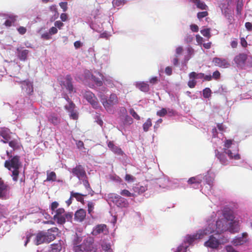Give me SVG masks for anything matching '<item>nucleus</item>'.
Returning a JSON list of instances; mask_svg holds the SVG:
<instances>
[{"label":"nucleus","instance_id":"1","mask_svg":"<svg viewBox=\"0 0 252 252\" xmlns=\"http://www.w3.org/2000/svg\"><path fill=\"white\" fill-rule=\"evenodd\" d=\"M4 166L8 170L12 171V179L14 181L17 182L19 174V169L22 166L20 157L10 156L8 160L5 161Z\"/></svg>","mask_w":252,"mask_h":252},{"label":"nucleus","instance_id":"2","mask_svg":"<svg viewBox=\"0 0 252 252\" xmlns=\"http://www.w3.org/2000/svg\"><path fill=\"white\" fill-rule=\"evenodd\" d=\"M214 229L208 226L204 229L199 230L196 234L192 235H187L185 242L189 244H191L195 240L202 239L205 236L208 235L214 232Z\"/></svg>","mask_w":252,"mask_h":252},{"label":"nucleus","instance_id":"3","mask_svg":"<svg viewBox=\"0 0 252 252\" xmlns=\"http://www.w3.org/2000/svg\"><path fill=\"white\" fill-rule=\"evenodd\" d=\"M44 231H40L36 235L35 243L36 245L46 243H49L56 238L55 235H50Z\"/></svg>","mask_w":252,"mask_h":252},{"label":"nucleus","instance_id":"4","mask_svg":"<svg viewBox=\"0 0 252 252\" xmlns=\"http://www.w3.org/2000/svg\"><path fill=\"white\" fill-rule=\"evenodd\" d=\"M101 101L105 108L108 110L110 109L114 105L118 104L119 98L116 94L112 93L110 95L109 98H102Z\"/></svg>","mask_w":252,"mask_h":252},{"label":"nucleus","instance_id":"5","mask_svg":"<svg viewBox=\"0 0 252 252\" xmlns=\"http://www.w3.org/2000/svg\"><path fill=\"white\" fill-rule=\"evenodd\" d=\"M83 97L94 109H97L99 107V104L96 97L92 92L90 91H85L82 92Z\"/></svg>","mask_w":252,"mask_h":252},{"label":"nucleus","instance_id":"6","mask_svg":"<svg viewBox=\"0 0 252 252\" xmlns=\"http://www.w3.org/2000/svg\"><path fill=\"white\" fill-rule=\"evenodd\" d=\"M80 251L86 252H95L96 249L94 247V242L91 238L85 239L83 243L78 246Z\"/></svg>","mask_w":252,"mask_h":252},{"label":"nucleus","instance_id":"7","mask_svg":"<svg viewBox=\"0 0 252 252\" xmlns=\"http://www.w3.org/2000/svg\"><path fill=\"white\" fill-rule=\"evenodd\" d=\"M248 57V55L246 53H239L234 57L233 62L238 68L243 69L245 66Z\"/></svg>","mask_w":252,"mask_h":252},{"label":"nucleus","instance_id":"8","mask_svg":"<svg viewBox=\"0 0 252 252\" xmlns=\"http://www.w3.org/2000/svg\"><path fill=\"white\" fill-rule=\"evenodd\" d=\"M71 173L73 176L76 177L79 180L87 178V174L84 167L81 164L77 165L71 169Z\"/></svg>","mask_w":252,"mask_h":252},{"label":"nucleus","instance_id":"9","mask_svg":"<svg viewBox=\"0 0 252 252\" xmlns=\"http://www.w3.org/2000/svg\"><path fill=\"white\" fill-rule=\"evenodd\" d=\"M9 186L5 183L4 181L0 178V199H7L9 197Z\"/></svg>","mask_w":252,"mask_h":252},{"label":"nucleus","instance_id":"10","mask_svg":"<svg viewBox=\"0 0 252 252\" xmlns=\"http://www.w3.org/2000/svg\"><path fill=\"white\" fill-rule=\"evenodd\" d=\"M55 215L53 217L55 220H56L59 224H63L65 222V217L63 214L65 213V210L63 208H60L56 210Z\"/></svg>","mask_w":252,"mask_h":252},{"label":"nucleus","instance_id":"11","mask_svg":"<svg viewBox=\"0 0 252 252\" xmlns=\"http://www.w3.org/2000/svg\"><path fill=\"white\" fill-rule=\"evenodd\" d=\"M212 62L215 66L223 68H228L230 65L227 59L222 58H214Z\"/></svg>","mask_w":252,"mask_h":252},{"label":"nucleus","instance_id":"12","mask_svg":"<svg viewBox=\"0 0 252 252\" xmlns=\"http://www.w3.org/2000/svg\"><path fill=\"white\" fill-rule=\"evenodd\" d=\"M216 231L219 233L228 231L227 221L225 220H219L216 221Z\"/></svg>","mask_w":252,"mask_h":252},{"label":"nucleus","instance_id":"13","mask_svg":"<svg viewBox=\"0 0 252 252\" xmlns=\"http://www.w3.org/2000/svg\"><path fill=\"white\" fill-rule=\"evenodd\" d=\"M220 244V243L219 240L215 238L213 235L210 236L209 240L204 243V245L206 247H209L213 249H217Z\"/></svg>","mask_w":252,"mask_h":252},{"label":"nucleus","instance_id":"14","mask_svg":"<svg viewBox=\"0 0 252 252\" xmlns=\"http://www.w3.org/2000/svg\"><path fill=\"white\" fill-rule=\"evenodd\" d=\"M108 232L107 226L104 224H98L94 227L92 232L94 236H96L100 234H105Z\"/></svg>","mask_w":252,"mask_h":252},{"label":"nucleus","instance_id":"15","mask_svg":"<svg viewBox=\"0 0 252 252\" xmlns=\"http://www.w3.org/2000/svg\"><path fill=\"white\" fill-rule=\"evenodd\" d=\"M228 231L231 233L237 232L239 230V221L234 220L227 222Z\"/></svg>","mask_w":252,"mask_h":252},{"label":"nucleus","instance_id":"16","mask_svg":"<svg viewBox=\"0 0 252 252\" xmlns=\"http://www.w3.org/2000/svg\"><path fill=\"white\" fill-rule=\"evenodd\" d=\"M72 80L71 76L70 75H67L65 77V81L63 83V85L70 94L72 93L73 92H75V91L74 90Z\"/></svg>","mask_w":252,"mask_h":252},{"label":"nucleus","instance_id":"17","mask_svg":"<svg viewBox=\"0 0 252 252\" xmlns=\"http://www.w3.org/2000/svg\"><path fill=\"white\" fill-rule=\"evenodd\" d=\"M223 216L224 217V219H222L225 220L227 222L234 220L233 212L232 210L229 208H225L223 209Z\"/></svg>","mask_w":252,"mask_h":252},{"label":"nucleus","instance_id":"18","mask_svg":"<svg viewBox=\"0 0 252 252\" xmlns=\"http://www.w3.org/2000/svg\"><path fill=\"white\" fill-rule=\"evenodd\" d=\"M17 56L21 61H25L27 59L29 51L26 49H23L22 47H18L16 49Z\"/></svg>","mask_w":252,"mask_h":252},{"label":"nucleus","instance_id":"19","mask_svg":"<svg viewBox=\"0 0 252 252\" xmlns=\"http://www.w3.org/2000/svg\"><path fill=\"white\" fill-rule=\"evenodd\" d=\"M86 216V211L83 209H80L75 212L74 219L77 221L82 222L85 219Z\"/></svg>","mask_w":252,"mask_h":252},{"label":"nucleus","instance_id":"20","mask_svg":"<svg viewBox=\"0 0 252 252\" xmlns=\"http://www.w3.org/2000/svg\"><path fill=\"white\" fill-rule=\"evenodd\" d=\"M248 236V234L246 232L243 233L241 237L235 238L232 243L235 246H239L243 245L246 242V238Z\"/></svg>","mask_w":252,"mask_h":252},{"label":"nucleus","instance_id":"21","mask_svg":"<svg viewBox=\"0 0 252 252\" xmlns=\"http://www.w3.org/2000/svg\"><path fill=\"white\" fill-rule=\"evenodd\" d=\"M0 136L3 138V140H1V141L4 143L8 142L11 138L10 131L8 129H4L0 131Z\"/></svg>","mask_w":252,"mask_h":252},{"label":"nucleus","instance_id":"22","mask_svg":"<svg viewBox=\"0 0 252 252\" xmlns=\"http://www.w3.org/2000/svg\"><path fill=\"white\" fill-rule=\"evenodd\" d=\"M107 146L108 148L114 153L119 155L123 154V151L121 148L116 146L113 141H110L108 142Z\"/></svg>","mask_w":252,"mask_h":252},{"label":"nucleus","instance_id":"23","mask_svg":"<svg viewBox=\"0 0 252 252\" xmlns=\"http://www.w3.org/2000/svg\"><path fill=\"white\" fill-rule=\"evenodd\" d=\"M216 156L221 164L226 165L227 163V159L224 153H220L218 150H215Z\"/></svg>","mask_w":252,"mask_h":252},{"label":"nucleus","instance_id":"24","mask_svg":"<svg viewBox=\"0 0 252 252\" xmlns=\"http://www.w3.org/2000/svg\"><path fill=\"white\" fill-rule=\"evenodd\" d=\"M136 87L142 92L145 93L148 92L150 90L149 84L145 82H137L136 84Z\"/></svg>","mask_w":252,"mask_h":252},{"label":"nucleus","instance_id":"25","mask_svg":"<svg viewBox=\"0 0 252 252\" xmlns=\"http://www.w3.org/2000/svg\"><path fill=\"white\" fill-rule=\"evenodd\" d=\"M103 81L105 85L110 88L115 87L116 86L115 83H119L118 81H115L110 77H105L103 79Z\"/></svg>","mask_w":252,"mask_h":252},{"label":"nucleus","instance_id":"26","mask_svg":"<svg viewBox=\"0 0 252 252\" xmlns=\"http://www.w3.org/2000/svg\"><path fill=\"white\" fill-rule=\"evenodd\" d=\"M202 181V177H200L199 176H196L195 177H192L190 178L188 181V183L189 185L192 184H200Z\"/></svg>","mask_w":252,"mask_h":252},{"label":"nucleus","instance_id":"27","mask_svg":"<svg viewBox=\"0 0 252 252\" xmlns=\"http://www.w3.org/2000/svg\"><path fill=\"white\" fill-rule=\"evenodd\" d=\"M48 121L54 125H57L60 123L61 119L56 115L53 114L49 117Z\"/></svg>","mask_w":252,"mask_h":252},{"label":"nucleus","instance_id":"28","mask_svg":"<svg viewBox=\"0 0 252 252\" xmlns=\"http://www.w3.org/2000/svg\"><path fill=\"white\" fill-rule=\"evenodd\" d=\"M192 2L194 3L196 7L202 10H206L208 8L207 5L203 1L200 0H192Z\"/></svg>","mask_w":252,"mask_h":252},{"label":"nucleus","instance_id":"29","mask_svg":"<svg viewBox=\"0 0 252 252\" xmlns=\"http://www.w3.org/2000/svg\"><path fill=\"white\" fill-rule=\"evenodd\" d=\"M71 197H74L76 199L82 203H84V199L83 197L84 195L78 193V192H74L73 191H71L70 192Z\"/></svg>","mask_w":252,"mask_h":252},{"label":"nucleus","instance_id":"30","mask_svg":"<svg viewBox=\"0 0 252 252\" xmlns=\"http://www.w3.org/2000/svg\"><path fill=\"white\" fill-rule=\"evenodd\" d=\"M56 178L57 176L55 172L48 171L47 172V178L45 181L55 182L56 180Z\"/></svg>","mask_w":252,"mask_h":252},{"label":"nucleus","instance_id":"31","mask_svg":"<svg viewBox=\"0 0 252 252\" xmlns=\"http://www.w3.org/2000/svg\"><path fill=\"white\" fill-rule=\"evenodd\" d=\"M66 100L68 102V105L65 106V109L67 110L69 112L74 110L75 108V104L70 99L68 96H67L66 98Z\"/></svg>","mask_w":252,"mask_h":252},{"label":"nucleus","instance_id":"32","mask_svg":"<svg viewBox=\"0 0 252 252\" xmlns=\"http://www.w3.org/2000/svg\"><path fill=\"white\" fill-rule=\"evenodd\" d=\"M224 152L228 155L230 159H234L236 160L240 159V156L238 153L233 154L231 151L227 150H224Z\"/></svg>","mask_w":252,"mask_h":252},{"label":"nucleus","instance_id":"33","mask_svg":"<svg viewBox=\"0 0 252 252\" xmlns=\"http://www.w3.org/2000/svg\"><path fill=\"white\" fill-rule=\"evenodd\" d=\"M152 126V120L150 118H148L143 125V128L145 132L149 130V129Z\"/></svg>","mask_w":252,"mask_h":252},{"label":"nucleus","instance_id":"34","mask_svg":"<svg viewBox=\"0 0 252 252\" xmlns=\"http://www.w3.org/2000/svg\"><path fill=\"white\" fill-rule=\"evenodd\" d=\"M92 79L94 81L96 86L98 87L102 86L103 85V80L96 77V76L92 75Z\"/></svg>","mask_w":252,"mask_h":252},{"label":"nucleus","instance_id":"35","mask_svg":"<svg viewBox=\"0 0 252 252\" xmlns=\"http://www.w3.org/2000/svg\"><path fill=\"white\" fill-rule=\"evenodd\" d=\"M80 180L82 181V183L84 185V186H85V187L87 190H88V191L92 190V189H91L90 185L89 184V182L88 181V178L87 176V178H85L83 179H81Z\"/></svg>","mask_w":252,"mask_h":252},{"label":"nucleus","instance_id":"36","mask_svg":"<svg viewBox=\"0 0 252 252\" xmlns=\"http://www.w3.org/2000/svg\"><path fill=\"white\" fill-rule=\"evenodd\" d=\"M24 83L26 84V86L27 87V91H28V93L29 94H31L33 92V88L32 83L31 82L28 81H24Z\"/></svg>","mask_w":252,"mask_h":252},{"label":"nucleus","instance_id":"37","mask_svg":"<svg viewBox=\"0 0 252 252\" xmlns=\"http://www.w3.org/2000/svg\"><path fill=\"white\" fill-rule=\"evenodd\" d=\"M102 249L104 252H113V250L111 249V246L110 244L104 243L102 244Z\"/></svg>","mask_w":252,"mask_h":252},{"label":"nucleus","instance_id":"38","mask_svg":"<svg viewBox=\"0 0 252 252\" xmlns=\"http://www.w3.org/2000/svg\"><path fill=\"white\" fill-rule=\"evenodd\" d=\"M94 203L92 201H89L88 203V214L92 216V213H94Z\"/></svg>","mask_w":252,"mask_h":252},{"label":"nucleus","instance_id":"39","mask_svg":"<svg viewBox=\"0 0 252 252\" xmlns=\"http://www.w3.org/2000/svg\"><path fill=\"white\" fill-rule=\"evenodd\" d=\"M200 32L204 36L207 37L208 39L211 36L210 29L209 28L201 30Z\"/></svg>","mask_w":252,"mask_h":252},{"label":"nucleus","instance_id":"40","mask_svg":"<svg viewBox=\"0 0 252 252\" xmlns=\"http://www.w3.org/2000/svg\"><path fill=\"white\" fill-rule=\"evenodd\" d=\"M211 90L209 88H206L203 90V95L205 98H208L211 96Z\"/></svg>","mask_w":252,"mask_h":252},{"label":"nucleus","instance_id":"41","mask_svg":"<svg viewBox=\"0 0 252 252\" xmlns=\"http://www.w3.org/2000/svg\"><path fill=\"white\" fill-rule=\"evenodd\" d=\"M51 248L50 252H60L61 250V246L60 244L52 245Z\"/></svg>","mask_w":252,"mask_h":252},{"label":"nucleus","instance_id":"42","mask_svg":"<svg viewBox=\"0 0 252 252\" xmlns=\"http://www.w3.org/2000/svg\"><path fill=\"white\" fill-rule=\"evenodd\" d=\"M10 19L6 20L4 22V25L7 27H10L16 21L15 17H10Z\"/></svg>","mask_w":252,"mask_h":252},{"label":"nucleus","instance_id":"43","mask_svg":"<svg viewBox=\"0 0 252 252\" xmlns=\"http://www.w3.org/2000/svg\"><path fill=\"white\" fill-rule=\"evenodd\" d=\"M130 114L136 120H139L140 119V116L137 114L133 108L129 109Z\"/></svg>","mask_w":252,"mask_h":252},{"label":"nucleus","instance_id":"44","mask_svg":"<svg viewBox=\"0 0 252 252\" xmlns=\"http://www.w3.org/2000/svg\"><path fill=\"white\" fill-rule=\"evenodd\" d=\"M120 194L122 195L126 196H127V197L134 196V194L133 193H130L127 189H123V190H122L121 191Z\"/></svg>","mask_w":252,"mask_h":252},{"label":"nucleus","instance_id":"45","mask_svg":"<svg viewBox=\"0 0 252 252\" xmlns=\"http://www.w3.org/2000/svg\"><path fill=\"white\" fill-rule=\"evenodd\" d=\"M167 113V111L165 108H162L161 110L157 112V115L159 117H164Z\"/></svg>","mask_w":252,"mask_h":252},{"label":"nucleus","instance_id":"46","mask_svg":"<svg viewBox=\"0 0 252 252\" xmlns=\"http://www.w3.org/2000/svg\"><path fill=\"white\" fill-rule=\"evenodd\" d=\"M9 146L14 150L18 148V142L16 140H12L9 142Z\"/></svg>","mask_w":252,"mask_h":252},{"label":"nucleus","instance_id":"47","mask_svg":"<svg viewBox=\"0 0 252 252\" xmlns=\"http://www.w3.org/2000/svg\"><path fill=\"white\" fill-rule=\"evenodd\" d=\"M208 15V12L206 11L199 12L197 14V18L200 20L203 18H204Z\"/></svg>","mask_w":252,"mask_h":252},{"label":"nucleus","instance_id":"48","mask_svg":"<svg viewBox=\"0 0 252 252\" xmlns=\"http://www.w3.org/2000/svg\"><path fill=\"white\" fill-rule=\"evenodd\" d=\"M232 144V140L230 139L226 140L224 143V150H226L227 149L229 148Z\"/></svg>","mask_w":252,"mask_h":252},{"label":"nucleus","instance_id":"49","mask_svg":"<svg viewBox=\"0 0 252 252\" xmlns=\"http://www.w3.org/2000/svg\"><path fill=\"white\" fill-rule=\"evenodd\" d=\"M146 188L143 186H140V187H137L135 188V191L138 192L139 194L144 192L146 191Z\"/></svg>","mask_w":252,"mask_h":252},{"label":"nucleus","instance_id":"50","mask_svg":"<svg viewBox=\"0 0 252 252\" xmlns=\"http://www.w3.org/2000/svg\"><path fill=\"white\" fill-rule=\"evenodd\" d=\"M197 83L195 80L190 79L188 82V85L190 88H193L195 87Z\"/></svg>","mask_w":252,"mask_h":252},{"label":"nucleus","instance_id":"51","mask_svg":"<svg viewBox=\"0 0 252 252\" xmlns=\"http://www.w3.org/2000/svg\"><path fill=\"white\" fill-rule=\"evenodd\" d=\"M59 204L57 201L53 202L50 205V209L52 211H55L59 207Z\"/></svg>","mask_w":252,"mask_h":252},{"label":"nucleus","instance_id":"52","mask_svg":"<svg viewBox=\"0 0 252 252\" xmlns=\"http://www.w3.org/2000/svg\"><path fill=\"white\" fill-rule=\"evenodd\" d=\"M212 79L215 80H218L220 77V73L218 70H216L214 71L213 73V75L212 76Z\"/></svg>","mask_w":252,"mask_h":252},{"label":"nucleus","instance_id":"53","mask_svg":"<svg viewBox=\"0 0 252 252\" xmlns=\"http://www.w3.org/2000/svg\"><path fill=\"white\" fill-rule=\"evenodd\" d=\"M70 117L73 120H77L78 118V115L75 110L69 112Z\"/></svg>","mask_w":252,"mask_h":252},{"label":"nucleus","instance_id":"54","mask_svg":"<svg viewBox=\"0 0 252 252\" xmlns=\"http://www.w3.org/2000/svg\"><path fill=\"white\" fill-rule=\"evenodd\" d=\"M58 230H59V229L57 227H52V228L49 229L47 230V231L46 232L49 233V234H50V235H55L53 233H57L58 232Z\"/></svg>","mask_w":252,"mask_h":252},{"label":"nucleus","instance_id":"55","mask_svg":"<svg viewBox=\"0 0 252 252\" xmlns=\"http://www.w3.org/2000/svg\"><path fill=\"white\" fill-rule=\"evenodd\" d=\"M60 7L63 9V12L66 11L67 10V2H61L59 3Z\"/></svg>","mask_w":252,"mask_h":252},{"label":"nucleus","instance_id":"56","mask_svg":"<svg viewBox=\"0 0 252 252\" xmlns=\"http://www.w3.org/2000/svg\"><path fill=\"white\" fill-rule=\"evenodd\" d=\"M110 198L113 199H115L116 202L122 201V200L123 199L121 196H120L119 195L115 194H111Z\"/></svg>","mask_w":252,"mask_h":252},{"label":"nucleus","instance_id":"57","mask_svg":"<svg viewBox=\"0 0 252 252\" xmlns=\"http://www.w3.org/2000/svg\"><path fill=\"white\" fill-rule=\"evenodd\" d=\"M125 123L130 125L133 123V119L130 116L126 115L125 117Z\"/></svg>","mask_w":252,"mask_h":252},{"label":"nucleus","instance_id":"58","mask_svg":"<svg viewBox=\"0 0 252 252\" xmlns=\"http://www.w3.org/2000/svg\"><path fill=\"white\" fill-rule=\"evenodd\" d=\"M193 40V37L191 35L187 34L185 37V41L187 43L191 42Z\"/></svg>","mask_w":252,"mask_h":252},{"label":"nucleus","instance_id":"59","mask_svg":"<svg viewBox=\"0 0 252 252\" xmlns=\"http://www.w3.org/2000/svg\"><path fill=\"white\" fill-rule=\"evenodd\" d=\"M135 178L133 176L130 174H126L125 176V180L127 182H133Z\"/></svg>","mask_w":252,"mask_h":252},{"label":"nucleus","instance_id":"60","mask_svg":"<svg viewBox=\"0 0 252 252\" xmlns=\"http://www.w3.org/2000/svg\"><path fill=\"white\" fill-rule=\"evenodd\" d=\"M64 216L65 217V220H67V221L71 220L72 219L73 214L72 213L68 212L67 213H65L64 215Z\"/></svg>","mask_w":252,"mask_h":252},{"label":"nucleus","instance_id":"61","mask_svg":"<svg viewBox=\"0 0 252 252\" xmlns=\"http://www.w3.org/2000/svg\"><path fill=\"white\" fill-rule=\"evenodd\" d=\"M238 44L237 39L235 38L231 42L230 45L232 48H236L237 47Z\"/></svg>","mask_w":252,"mask_h":252},{"label":"nucleus","instance_id":"62","mask_svg":"<svg viewBox=\"0 0 252 252\" xmlns=\"http://www.w3.org/2000/svg\"><path fill=\"white\" fill-rule=\"evenodd\" d=\"M158 82V77H153L151 78L149 80V82L153 85L157 84Z\"/></svg>","mask_w":252,"mask_h":252},{"label":"nucleus","instance_id":"63","mask_svg":"<svg viewBox=\"0 0 252 252\" xmlns=\"http://www.w3.org/2000/svg\"><path fill=\"white\" fill-rule=\"evenodd\" d=\"M54 25L56 28L61 29L62 27L63 26V23L60 21H57L55 22Z\"/></svg>","mask_w":252,"mask_h":252},{"label":"nucleus","instance_id":"64","mask_svg":"<svg viewBox=\"0 0 252 252\" xmlns=\"http://www.w3.org/2000/svg\"><path fill=\"white\" fill-rule=\"evenodd\" d=\"M225 249L227 251V252H239L237 251H236L234 248L231 246H227L225 247Z\"/></svg>","mask_w":252,"mask_h":252}]
</instances>
